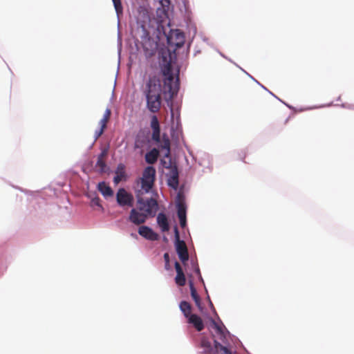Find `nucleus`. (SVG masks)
<instances>
[{
    "label": "nucleus",
    "instance_id": "nucleus-41",
    "mask_svg": "<svg viewBox=\"0 0 354 354\" xmlns=\"http://www.w3.org/2000/svg\"><path fill=\"white\" fill-rule=\"evenodd\" d=\"M218 53L220 54V55H221V56H222L223 57H224V58L227 59V60H229L230 62H232V61L230 59L227 58V57L224 54H223L221 52H220V51H218Z\"/></svg>",
    "mask_w": 354,
    "mask_h": 354
},
{
    "label": "nucleus",
    "instance_id": "nucleus-20",
    "mask_svg": "<svg viewBox=\"0 0 354 354\" xmlns=\"http://www.w3.org/2000/svg\"><path fill=\"white\" fill-rule=\"evenodd\" d=\"M159 152L156 148H153L149 151L147 152L145 156L146 162L152 165L154 164L158 158Z\"/></svg>",
    "mask_w": 354,
    "mask_h": 354
},
{
    "label": "nucleus",
    "instance_id": "nucleus-52",
    "mask_svg": "<svg viewBox=\"0 0 354 354\" xmlns=\"http://www.w3.org/2000/svg\"><path fill=\"white\" fill-rule=\"evenodd\" d=\"M164 240L167 241V238L165 236H164Z\"/></svg>",
    "mask_w": 354,
    "mask_h": 354
},
{
    "label": "nucleus",
    "instance_id": "nucleus-18",
    "mask_svg": "<svg viewBox=\"0 0 354 354\" xmlns=\"http://www.w3.org/2000/svg\"><path fill=\"white\" fill-rule=\"evenodd\" d=\"M157 223L162 232H167L169 230V223L166 214L163 212L158 213L157 216Z\"/></svg>",
    "mask_w": 354,
    "mask_h": 354
},
{
    "label": "nucleus",
    "instance_id": "nucleus-12",
    "mask_svg": "<svg viewBox=\"0 0 354 354\" xmlns=\"http://www.w3.org/2000/svg\"><path fill=\"white\" fill-rule=\"evenodd\" d=\"M138 234L149 241H156L159 238L158 234L155 232L151 227L147 225L140 226L138 228Z\"/></svg>",
    "mask_w": 354,
    "mask_h": 354
},
{
    "label": "nucleus",
    "instance_id": "nucleus-50",
    "mask_svg": "<svg viewBox=\"0 0 354 354\" xmlns=\"http://www.w3.org/2000/svg\"><path fill=\"white\" fill-rule=\"evenodd\" d=\"M340 99H341V97H340V96H339V97H338V98H337V101H339V100H340Z\"/></svg>",
    "mask_w": 354,
    "mask_h": 354
},
{
    "label": "nucleus",
    "instance_id": "nucleus-23",
    "mask_svg": "<svg viewBox=\"0 0 354 354\" xmlns=\"http://www.w3.org/2000/svg\"><path fill=\"white\" fill-rule=\"evenodd\" d=\"M160 147L162 149H165L166 152L164 155V158L165 159L172 158L171 156V152H170V141L169 138L164 136L163 140L162 143L160 144Z\"/></svg>",
    "mask_w": 354,
    "mask_h": 354
},
{
    "label": "nucleus",
    "instance_id": "nucleus-17",
    "mask_svg": "<svg viewBox=\"0 0 354 354\" xmlns=\"http://www.w3.org/2000/svg\"><path fill=\"white\" fill-rule=\"evenodd\" d=\"M189 289H190L191 297H192L193 300L194 301L196 306L198 307V308L201 311H202L203 309V307L201 304V299L197 292V290L194 286V282L192 280H190L189 281Z\"/></svg>",
    "mask_w": 354,
    "mask_h": 354
},
{
    "label": "nucleus",
    "instance_id": "nucleus-44",
    "mask_svg": "<svg viewBox=\"0 0 354 354\" xmlns=\"http://www.w3.org/2000/svg\"><path fill=\"white\" fill-rule=\"evenodd\" d=\"M348 109L354 110V104H348Z\"/></svg>",
    "mask_w": 354,
    "mask_h": 354
},
{
    "label": "nucleus",
    "instance_id": "nucleus-16",
    "mask_svg": "<svg viewBox=\"0 0 354 354\" xmlns=\"http://www.w3.org/2000/svg\"><path fill=\"white\" fill-rule=\"evenodd\" d=\"M97 187L98 191L106 199H108L110 197H113L114 195V192L113 189L104 181L98 183Z\"/></svg>",
    "mask_w": 354,
    "mask_h": 354
},
{
    "label": "nucleus",
    "instance_id": "nucleus-31",
    "mask_svg": "<svg viewBox=\"0 0 354 354\" xmlns=\"http://www.w3.org/2000/svg\"><path fill=\"white\" fill-rule=\"evenodd\" d=\"M109 153V147H104L101 150L100 153L97 156V160H104Z\"/></svg>",
    "mask_w": 354,
    "mask_h": 354
},
{
    "label": "nucleus",
    "instance_id": "nucleus-46",
    "mask_svg": "<svg viewBox=\"0 0 354 354\" xmlns=\"http://www.w3.org/2000/svg\"><path fill=\"white\" fill-rule=\"evenodd\" d=\"M270 95H272V96H274L275 98H277V100H280L278 97H277L273 93H272L271 91H270L269 90L267 91Z\"/></svg>",
    "mask_w": 354,
    "mask_h": 354
},
{
    "label": "nucleus",
    "instance_id": "nucleus-38",
    "mask_svg": "<svg viewBox=\"0 0 354 354\" xmlns=\"http://www.w3.org/2000/svg\"><path fill=\"white\" fill-rule=\"evenodd\" d=\"M332 102L328 104L327 105H321V106H315V107H312V109H314V108H322V107H324V106H330L332 105ZM308 109H311V108H306L305 109V110H308Z\"/></svg>",
    "mask_w": 354,
    "mask_h": 354
},
{
    "label": "nucleus",
    "instance_id": "nucleus-3",
    "mask_svg": "<svg viewBox=\"0 0 354 354\" xmlns=\"http://www.w3.org/2000/svg\"><path fill=\"white\" fill-rule=\"evenodd\" d=\"M211 322L214 329L216 330V333L219 335V339L224 344V345H222L218 341H215L216 348H219L221 351L223 352L221 354H232L231 351V344L227 339L228 337L232 339V341L234 344L236 348H237L238 345L243 346L241 342L234 335H232L222 322L221 325H220L213 319H211Z\"/></svg>",
    "mask_w": 354,
    "mask_h": 354
},
{
    "label": "nucleus",
    "instance_id": "nucleus-4",
    "mask_svg": "<svg viewBox=\"0 0 354 354\" xmlns=\"http://www.w3.org/2000/svg\"><path fill=\"white\" fill-rule=\"evenodd\" d=\"M136 35L140 39V42L145 54L148 56L155 55L158 48V42L151 37L150 32L147 30L146 24H138Z\"/></svg>",
    "mask_w": 354,
    "mask_h": 354
},
{
    "label": "nucleus",
    "instance_id": "nucleus-43",
    "mask_svg": "<svg viewBox=\"0 0 354 354\" xmlns=\"http://www.w3.org/2000/svg\"><path fill=\"white\" fill-rule=\"evenodd\" d=\"M279 101L281 102L283 104H284L289 109H293V107L291 105H289V104H286L285 102L282 101L281 100H279Z\"/></svg>",
    "mask_w": 354,
    "mask_h": 354
},
{
    "label": "nucleus",
    "instance_id": "nucleus-25",
    "mask_svg": "<svg viewBox=\"0 0 354 354\" xmlns=\"http://www.w3.org/2000/svg\"><path fill=\"white\" fill-rule=\"evenodd\" d=\"M95 167L98 168L100 174H104L109 170V167L104 160H97Z\"/></svg>",
    "mask_w": 354,
    "mask_h": 354
},
{
    "label": "nucleus",
    "instance_id": "nucleus-14",
    "mask_svg": "<svg viewBox=\"0 0 354 354\" xmlns=\"http://www.w3.org/2000/svg\"><path fill=\"white\" fill-rule=\"evenodd\" d=\"M174 267L176 272L175 282L179 286H183L186 283V278L183 270L178 261H175Z\"/></svg>",
    "mask_w": 354,
    "mask_h": 354
},
{
    "label": "nucleus",
    "instance_id": "nucleus-35",
    "mask_svg": "<svg viewBox=\"0 0 354 354\" xmlns=\"http://www.w3.org/2000/svg\"><path fill=\"white\" fill-rule=\"evenodd\" d=\"M100 124L101 126L100 128L104 129L106 127V122L101 119L100 121Z\"/></svg>",
    "mask_w": 354,
    "mask_h": 354
},
{
    "label": "nucleus",
    "instance_id": "nucleus-2",
    "mask_svg": "<svg viewBox=\"0 0 354 354\" xmlns=\"http://www.w3.org/2000/svg\"><path fill=\"white\" fill-rule=\"evenodd\" d=\"M141 191L136 192L137 203L138 207L132 208L130 211L129 220L135 225H140L146 222L148 217H153L158 209V204L152 197L144 199L140 196Z\"/></svg>",
    "mask_w": 354,
    "mask_h": 354
},
{
    "label": "nucleus",
    "instance_id": "nucleus-47",
    "mask_svg": "<svg viewBox=\"0 0 354 354\" xmlns=\"http://www.w3.org/2000/svg\"><path fill=\"white\" fill-rule=\"evenodd\" d=\"M15 187L16 189H17L20 190L21 192H25V193H27V192H28V191L24 190V189H23L22 188H20V187Z\"/></svg>",
    "mask_w": 354,
    "mask_h": 354
},
{
    "label": "nucleus",
    "instance_id": "nucleus-1",
    "mask_svg": "<svg viewBox=\"0 0 354 354\" xmlns=\"http://www.w3.org/2000/svg\"><path fill=\"white\" fill-rule=\"evenodd\" d=\"M158 17L155 20L156 37L158 40L163 37L166 38L167 43L169 46H175L176 49L181 48L185 44V35L180 29H171L167 11L163 8L162 10H157Z\"/></svg>",
    "mask_w": 354,
    "mask_h": 354
},
{
    "label": "nucleus",
    "instance_id": "nucleus-49",
    "mask_svg": "<svg viewBox=\"0 0 354 354\" xmlns=\"http://www.w3.org/2000/svg\"><path fill=\"white\" fill-rule=\"evenodd\" d=\"M259 85L261 88H263V89H265V90L268 91V89H267V88L263 86V85H262L261 83H260V84H259Z\"/></svg>",
    "mask_w": 354,
    "mask_h": 354
},
{
    "label": "nucleus",
    "instance_id": "nucleus-33",
    "mask_svg": "<svg viewBox=\"0 0 354 354\" xmlns=\"http://www.w3.org/2000/svg\"><path fill=\"white\" fill-rule=\"evenodd\" d=\"M237 67H239L242 71H243L245 74H247L253 81H254L257 84H260V83L254 78L251 75H250L248 73H247L244 69H243L241 67L238 66L237 64H234Z\"/></svg>",
    "mask_w": 354,
    "mask_h": 354
},
{
    "label": "nucleus",
    "instance_id": "nucleus-5",
    "mask_svg": "<svg viewBox=\"0 0 354 354\" xmlns=\"http://www.w3.org/2000/svg\"><path fill=\"white\" fill-rule=\"evenodd\" d=\"M160 163L163 168L168 169V171L165 173L167 185L172 189L177 191L178 189L179 170L176 161L172 158H161Z\"/></svg>",
    "mask_w": 354,
    "mask_h": 354
},
{
    "label": "nucleus",
    "instance_id": "nucleus-11",
    "mask_svg": "<svg viewBox=\"0 0 354 354\" xmlns=\"http://www.w3.org/2000/svg\"><path fill=\"white\" fill-rule=\"evenodd\" d=\"M147 107L151 113H157L161 107V96L147 97H146Z\"/></svg>",
    "mask_w": 354,
    "mask_h": 354
},
{
    "label": "nucleus",
    "instance_id": "nucleus-26",
    "mask_svg": "<svg viewBox=\"0 0 354 354\" xmlns=\"http://www.w3.org/2000/svg\"><path fill=\"white\" fill-rule=\"evenodd\" d=\"M118 17L122 13L123 8L121 0H112Z\"/></svg>",
    "mask_w": 354,
    "mask_h": 354
},
{
    "label": "nucleus",
    "instance_id": "nucleus-15",
    "mask_svg": "<svg viewBox=\"0 0 354 354\" xmlns=\"http://www.w3.org/2000/svg\"><path fill=\"white\" fill-rule=\"evenodd\" d=\"M187 322L192 324L197 331H201L204 327L205 324L201 319V317L196 314H192L189 315L187 318Z\"/></svg>",
    "mask_w": 354,
    "mask_h": 354
},
{
    "label": "nucleus",
    "instance_id": "nucleus-39",
    "mask_svg": "<svg viewBox=\"0 0 354 354\" xmlns=\"http://www.w3.org/2000/svg\"><path fill=\"white\" fill-rule=\"evenodd\" d=\"M193 270L194 271V272L197 274V276L201 274V271H200V268H199V266H195V268L193 269Z\"/></svg>",
    "mask_w": 354,
    "mask_h": 354
},
{
    "label": "nucleus",
    "instance_id": "nucleus-40",
    "mask_svg": "<svg viewBox=\"0 0 354 354\" xmlns=\"http://www.w3.org/2000/svg\"><path fill=\"white\" fill-rule=\"evenodd\" d=\"M177 191H182V193H185V185H180L178 184V189H177Z\"/></svg>",
    "mask_w": 354,
    "mask_h": 354
},
{
    "label": "nucleus",
    "instance_id": "nucleus-8",
    "mask_svg": "<svg viewBox=\"0 0 354 354\" xmlns=\"http://www.w3.org/2000/svg\"><path fill=\"white\" fill-rule=\"evenodd\" d=\"M161 84L159 79L155 76L149 77L146 82L145 88H144L143 93L145 97H158L161 96Z\"/></svg>",
    "mask_w": 354,
    "mask_h": 354
},
{
    "label": "nucleus",
    "instance_id": "nucleus-32",
    "mask_svg": "<svg viewBox=\"0 0 354 354\" xmlns=\"http://www.w3.org/2000/svg\"><path fill=\"white\" fill-rule=\"evenodd\" d=\"M104 129H100L98 130H96L94 135V142H95L103 133Z\"/></svg>",
    "mask_w": 354,
    "mask_h": 354
},
{
    "label": "nucleus",
    "instance_id": "nucleus-48",
    "mask_svg": "<svg viewBox=\"0 0 354 354\" xmlns=\"http://www.w3.org/2000/svg\"><path fill=\"white\" fill-rule=\"evenodd\" d=\"M109 118L105 117V116H103V118H102V120L106 121L107 122V121L109 120Z\"/></svg>",
    "mask_w": 354,
    "mask_h": 354
},
{
    "label": "nucleus",
    "instance_id": "nucleus-24",
    "mask_svg": "<svg viewBox=\"0 0 354 354\" xmlns=\"http://www.w3.org/2000/svg\"><path fill=\"white\" fill-rule=\"evenodd\" d=\"M179 308L184 316L187 318L189 315H192V306L189 303L186 301H180Z\"/></svg>",
    "mask_w": 354,
    "mask_h": 354
},
{
    "label": "nucleus",
    "instance_id": "nucleus-7",
    "mask_svg": "<svg viewBox=\"0 0 354 354\" xmlns=\"http://www.w3.org/2000/svg\"><path fill=\"white\" fill-rule=\"evenodd\" d=\"M156 169L153 166H147L142 172V176L140 178L141 189L145 193H149L156 180Z\"/></svg>",
    "mask_w": 354,
    "mask_h": 354
},
{
    "label": "nucleus",
    "instance_id": "nucleus-6",
    "mask_svg": "<svg viewBox=\"0 0 354 354\" xmlns=\"http://www.w3.org/2000/svg\"><path fill=\"white\" fill-rule=\"evenodd\" d=\"M174 247L178 257L184 266L188 263L189 259L187 247L185 242L180 238V232L177 225L174 227Z\"/></svg>",
    "mask_w": 354,
    "mask_h": 354
},
{
    "label": "nucleus",
    "instance_id": "nucleus-36",
    "mask_svg": "<svg viewBox=\"0 0 354 354\" xmlns=\"http://www.w3.org/2000/svg\"><path fill=\"white\" fill-rule=\"evenodd\" d=\"M198 281H199L201 283H203V286H204V287H205V290L206 292H207V288H206V287H205V282H204V280H203V277H202L201 274H200V275H198Z\"/></svg>",
    "mask_w": 354,
    "mask_h": 354
},
{
    "label": "nucleus",
    "instance_id": "nucleus-37",
    "mask_svg": "<svg viewBox=\"0 0 354 354\" xmlns=\"http://www.w3.org/2000/svg\"><path fill=\"white\" fill-rule=\"evenodd\" d=\"M111 113V110L109 109H106L103 116H105V117L109 118Z\"/></svg>",
    "mask_w": 354,
    "mask_h": 354
},
{
    "label": "nucleus",
    "instance_id": "nucleus-42",
    "mask_svg": "<svg viewBox=\"0 0 354 354\" xmlns=\"http://www.w3.org/2000/svg\"><path fill=\"white\" fill-rule=\"evenodd\" d=\"M207 299H208V301H209V306H211V308H212L215 311V309H214V306H213V304H212V301H211V300H210L209 297V295H207Z\"/></svg>",
    "mask_w": 354,
    "mask_h": 354
},
{
    "label": "nucleus",
    "instance_id": "nucleus-10",
    "mask_svg": "<svg viewBox=\"0 0 354 354\" xmlns=\"http://www.w3.org/2000/svg\"><path fill=\"white\" fill-rule=\"evenodd\" d=\"M215 341H214V346H212L211 342L206 337L201 338L200 346L203 348V353L204 354H221L220 348H216Z\"/></svg>",
    "mask_w": 354,
    "mask_h": 354
},
{
    "label": "nucleus",
    "instance_id": "nucleus-19",
    "mask_svg": "<svg viewBox=\"0 0 354 354\" xmlns=\"http://www.w3.org/2000/svg\"><path fill=\"white\" fill-rule=\"evenodd\" d=\"M174 80V77L171 73L169 74V75L165 78L164 83L165 85L168 88V92L170 93V97H173L175 95L177 94L178 91V84H176L175 87L172 86V83Z\"/></svg>",
    "mask_w": 354,
    "mask_h": 354
},
{
    "label": "nucleus",
    "instance_id": "nucleus-34",
    "mask_svg": "<svg viewBox=\"0 0 354 354\" xmlns=\"http://www.w3.org/2000/svg\"><path fill=\"white\" fill-rule=\"evenodd\" d=\"M190 263L192 269L195 268V266H198L196 259H191Z\"/></svg>",
    "mask_w": 354,
    "mask_h": 354
},
{
    "label": "nucleus",
    "instance_id": "nucleus-13",
    "mask_svg": "<svg viewBox=\"0 0 354 354\" xmlns=\"http://www.w3.org/2000/svg\"><path fill=\"white\" fill-rule=\"evenodd\" d=\"M126 166L123 163H119L115 171V176L113 177V183L117 185L121 180H126L127 176L125 171Z\"/></svg>",
    "mask_w": 354,
    "mask_h": 354
},
{
    "label": "nucleus",
    "instance_id": "nucleus-27",
    "mask_svg": "<svg viewBox=\"0 0 354 354\" xmlns=\"http://www.w3.org/2000/svg\"><path fill=\"white\" fill-rule=\"evenodd\" d=\"M150 125L153 131L160 129V122L156 115H152Z\"/></svg>",
    "mask_w": 354,
    "mask_h": 354
},
{
    "label": "nucleus",
    "instance_id": "nucleus-28",
    "mask_svg": "<svg viewBox=\"0 0 354 354\" xmlns=\"http://www.w3.org/2000/svg\"><path fill=\"white\" fill-rule=\"evenodd\" d=\"M90 205L91 207H94L95 206L99 207L102 212H104V207L100 203V198L98 196H95L91 198Z\"/></svg>",
    "mask_w": 354,
    "mask_h": 354
},
{
    "label": "nucleus",
    "instance_id": "nucleus-21",
    "mask_svg": "<svg viewBox=\"0 0 354 354\" xmlns=\"http://www.w3.org/2000/svg\"><path fill=\"white\" fill-rule=\"evenodd\" d=\"M176 211L180 227L185 228L187 227V209L179 206L178 210Z\"/></svg>",
    "mask_w": 354,
    "mask_h": 354
},
{
    "label": "nucleus",
    "instance_id": "nucleus-29",
    "mask_svg": "<svg viewBox=\"0 0 354 354\" xmlns=\"http://www.w3.org/2000/svg\"><path fill=\"white\" fill-rule=\"evenodd\" d=\"M152 140L156 142H160V129L153 130L151 136Z\"/></svg>",
    "mask_w": 354,
    "mask_h": 354
},
{
    "label": "nucleus",
    "instance_id": "nucleus-30",
    "mask_svg": "<svg viewBox=\"0 0 354 354\" xmlns=\"http://www.w3.org/2000/svg\"><path fill=\"white\" fill-rule=\"evenodd\" d=\"M163 257H164V260H165V270H170L171 269V266H170L169 254L166 252V253L164 254Z\"/></svg>",
    "mask_w": 354,
    "mask_h": 354
},
{
    "label": "nucleus",
    "instance_id": "nucleus-51",
    "mask_svg": "<svg viewBox=\"0 0 354 354\" xmlns=\"http://www.w3.org/2000/svg\"><path fill=\"white\" fill-rule=\"evenodd\" d=\"M165 1L166 3H169V1H167V0H165Z\"/></svg>",
    "mask_w": 354,
    "mask_h": 354
},
{
    "label": "nucleus",
    "instance_id": "nucleus-9",
    "mask_svg": "<svg viewBox=\"0 0 354 354\" xmlns=\"http://www.w3.org/2000/svg\"><path fill=\"white\" fill-rule=\"evenodd\" d=\"M117 204L122 207H132L134 205V197L133 194L127 192L124 188L120 187L115 194Z\"/></svg>",
    "mask_w": 354,
    "mask_h": 354
},
{
    "label": "nucleus",
    "instance_id": "nucleus-22",
    "mask_svg": "<svg viewBox=\"0 0 354 354\" xmlns=\"http://www.w3.org/2000/svg\"><path fill=\"white\" fill-rule=\"evenodd\" d=\"M175 205L176 210H178V207L180 206L181 207H183L185 209H187V205L185 202V193H182V191H178L177 192L176 200H175Z\"/></svg>",
    "mask_w": 354,
    "mask_h": 354
},
{
    "label": "nucleus",
    "instance_id": "nucleus-45",
    "mask_svg": "<svg viewBox=\"0 0 354 354\" xmlns=\"http://www.w3.org/2000/svg\"><path fill=\"white\" fill-rule=\"evenodd\" d=\"M348 104H344V103H343V104H342L340 105V106H341V107H342V108H344V109H348Z\"/></svg>",
    "mask_w": 354,
    "mask_h": 354
}]
</instances>
